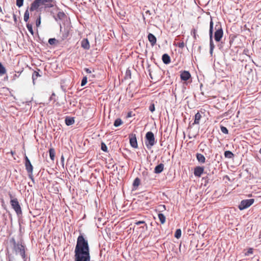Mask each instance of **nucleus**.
Listing matches in <instances>:
<instances>
[{"mask_svg": "<svg viewBox=\"0 0 261 261\" xmlns=\"http://www.w3.org/2000/svg\"><path fill=\"white\" fill-rule=\"evenodd\" d=\"M135 224L136 225H140V224H145V226H146V228L147 229V224L145 223V222L144 221H137L135 223Z\"/></svg>", "mask_w": 261, "mask_h": 261, "instance_id": "obj_35", "label": "nucleus"}, {"mask_svg": "<svg viewBox=\"0 0 261 261\" xmlns=\"http://www.w3.org/2000/svg\"><path fill=\"white\" fill-rule=\"evenodd\" d=\"M159 208L161 212H163L166 210V206L165 205H160L159 206Z\"/></svg>", "mask_w": 261, "mask_h": 261, "instance_id": "obj_41", "label": "nucleus"}, {"mask_svg": "<svg viewBox=\"0 0 261 261\" xmlns=\"http://www.w3.org/2000/svg\"><path fill=\"white\" fill-rule=\"evenodd\" d=\"M43 6V0H35L31 4L30 8V11L33 12L38 9H41Z\"/></svg>", "mask_w": 261, "mask_h": 261, "instance_id": "obj_8", "label": "nucleus"}, {"mask_svg": "<svg viewBox=\"0 0 261 261\" xmlns=\"http://www.w3.org/2000/svg\"><path fill=\"white\" fill-rule=\"evenodd\" d=\"M49 156H50V159L52 161H54L55 159V150L53 148H50L49 150Z\"/></svg>", "mask_w": 261, "mask_h": 261, "instance_id": "obj_25", "label": "nucleus"}, {"mask_svg": "<svg viewBox=\"0 0 261 261\" xmlns=\"http://www.w3.org/2000/svg\"><path fill=\"white\" fill-rule=\"evenodd\" d=\"M164 167V165L163 164L161 163L159 164L155 167L154 172L156 174L161 173L163 171Z\"/></svg>", "mask_w": 261, "mask_h": 261, "instance_id": "obj_17", "label": "nucleus"}, {"mask_svg": "<svg viewBox=\"0 0 261 261\" xmlns=\"http://www.w3.org/2000/svg\"><path fill=\"white\" fill-rule=\"evenodd\" d=\"M122 123H123V122H122V120L120 118H117L115 120L114 123V125L115 127H118V126L121 125Z\"/></svg>", "mask_w": 261, "mask_h": 261, "instance_id": "obj_26", "label": "nucleus"}, {"mask_svg": "<svg viewBox=\"0 0 261 261\" xmlns=\"http://www.w3.org/2000/svg\"><path fill=\"white\" fill-rule=\"evenodd\" d=\"M87 82V78L86 76H84L81 82V86H84L86 85Z\"/></svg>", "mask_w": 261, "mask_h": 261, "instance_id": "obj_37", "label": "nucleus"}, {"mask_svg": "<svg viewBox=\"0 0 261 261\" xmlns=\"http://www.w3.org/2000/svg\"><path fill=\"white\" fill-rule=\"evenodd\" d=\"M65 16V14L62 11L58 12L57 15H55L54 14L53 15V17L57 22L59 20H62Z\"/></svg>", "mask_w": 261, "mask_h": 261, "instance_id": "obj_13", "label": "nucleus"}, {"mask_svg": "<svg viewBox=\"0 0 261 261\" xmlns=\"http://www.w3.org/2000/svg\"><path fill=\"white\" fill-rule=\"evenodd\" d=\"M61 162L62 163L63 165L64 164V156L62 155L61 157Z\"/></svg>", "mask_w": 261, "mask_h": 261, "instance_id": "obj_45", "label": "nucleus"}, {"mask_svg": "<svg viewBox=\"0 0 261 261\" xmlns=\"http://www.w3.org/2000/svg\"><path fill=\"white\" fill-rule=\"evenodd\" d=\"M213 22L212 20L211 19L210 21V31H209V34H210V53L211 56L213 55V50L215 48V45L213 43L212 37H213Z\"/></svg>", "mask_w": 261, "mask_h": 261, "instance_id": "obj_6", "label": "nucleus"}, {"mask_svg": "<svg viewBox=\"0 0 261 261\" xmlns=\"http://www.w3.org/2000/svg\"><path fill=\"white\" fill-rule=\"evenodd\" d=\"M29 176H30L32 179H33L32 176L30 174L29 175Z\"/></svg>", "mask_w": 261, "mask_h": 261, "instance_id": "obj_51", "label": "nucleus"}, {"mask_svg": "<svg viewBox=\"0 0 261 261\" xmlns=\"http://www.w3.org/2000/svg\"><path fill=\"white\" fill-rule=\"evenodd\" d=\"M178 46L179 48H182L185 46L184 42H181L178 43Z\"/></svg>", "mask_w": 261, "mask_h": 261, "instance_id": "obj_43", "label": "nucleus"}, {"mask_svg": "<svg viewBox=\"0 0 261 261\" xmlns=\"http://www.w3.org/2000/svg\"><path fill=\"white\" fill-rule=\"evenodd\" d=\"M85 71L87 73H91V71L90 69L89 68H85Z\"/></svg>", "mask_w": 261, "mask_h": 261, "instance_id": "obj_44", "label": "nucleus"}, {"mask_svg": "<svg viewBox=\"0 0 261 261\" xmlns=\"http://www.w3.org/2000/svg\"><path fill=\"white\" fill-rule=\"evenodd\" d=\"M220 129H221V131L223 134H228V130L227 128L226 127L223 126H220Z\"/></svg>", "mask_w": 261, "mask_h": 261, "instance_id": "obj_33", "label": "nucleus"}, {"mask_svg": "<svg viewBox=\"0 0 261 261\" xmlns=\"http://www.w3.org/2000/svg\"><path fill=\"white\" fill-rule=\"evenodd\" d=\"M148 39L150 42L151 46H153L156 44V38L153 34L151 33H149V34L148 35Z\"/></svg>", "mask_w": 261, "mask_h": 261, "instance_id": "obj_15", "label": "nucleus"}, {"mask_svg": "<svg viewBox=\"0 0 261 261\" xmlns=\"http://www.w3.org/2000/svg\"><path fill=\"white\" fill-rule=\"evenodd\" d=\"M23 4V0H16V5L18 7L22 6Z\"/></svg>", "mask_w": 261, "mask_h": 261, "instance_id": "obj_36", "label": "nucleus"}, {"mask_svg": "<svg viewBox=\"0 0 261 261\" xmlns=\"http://www.w3.org/2000/svg\"><path fill=\"white\" fill-rule=\"evenodd\" d=\"M0 12L2 13V14H4L2 9V7L1 6H0Z\"/></svg>", "mask_w": 261, "mask_h": 261, "instance_id": "obj_46", "label": "nucleus"}, {"mask_svg": "<svg viewBox=\"0 0 261 261\" xmlns=\"http://www.w3.org/2000/svg\"><path fill=\"white\" fill-rule=\"evenodd\" d=\"M25 167L27 172L31 174H32L33 167L27 155H25Z\"/></svg>", "mask_w": 261, "mask_h": 261, "instance_id": "obj_10", "label": "nucleus"}, {"mask_svg": "<svg viewBox=\"0 0 261 261\" xmlns=\"http://www.w3.org/2000/svg\"><path fill=\"white\" fill-rule=\"evenodd\" d=\"M254 202V199H245L241 201L239 208L240 210H245L251 206Z\"/></svg>", "mask_w": 261, "mask_h": 261, "instance_id": "obj_7", "label": "nucleus"}, {"mask_svg": "<svg viewBox=\"0 0 261 261\" xmlns=\"http://www.w3.org/2000/svg\"><path fill=\"white\" fill-rule=\"evenodd\" d=\"M54 96H55V93H53L52 95H51V96L50 97V99H51L52 97Z\"/></svg>", "mask_w": 261, "mask_h": 261, "instance_id": "obj_48", "label": "nucleus"}, {"mask_svg": "<svg viewBox=\"0 0 261 261\" xmlns=\"http://www.w3.org/2000/svg\"><path fill=\"white\" fill-rule=\"evenodd\" d=\"M191 77V74L188 71H184L180 73V78L181 80L186 81Z\"/></svg>", "mask_w": 261, "mask_h": 261, "instance_id": "obj_14", "label": "nucleus"}, {"mask_svg": "<svg viewBox=\"0 0 261 261\" xmlns=\"http://www.w3.org/2000/svg\"><path fill=\"white\" fill-rule=\"evenodd\" d=\"M41 75L39 74V73L36 71H34L33 73V74H32V80H33V84L35 85V80L37 79L38 77L39 76H40Z\"/></svg>", "mask_w": 261, "mask_h": 261, "instance_id": "obj_24", "label": "nucleus"}, {"mask_svg": "<svg viewBox=\"0 0 261 261\" xmlns=\"http://www.w3.org/2000/svg\"><path fill=\"white\" fill-rule=\"evenodd\" d=\"M140 183V180L139 178H136L135 179L133 182V186L134 187H138Z\"/></svg>", "mask_w": 261, "mask_h": 261, "instance_id": "obj_31", "label": "nucleus"}, {"mask_svg": "<svg viewBox=\"0 0 261 261\" xmlns=\"http://www.w3.org/2000/svg\"><path fill=\"white\" fill-rule=\"evenodd\" d=\"M41 24V16H39L38 18L36 20V25L37 27H38Z\"/></svg>", "mask_w": 261, "mask_h": 261, "instance_id": "obj_38", "label": "nucleus"}, {"mask_svg": "<svg viewBox=\"0 0 261 261\" xmlns=\"http://www.w3.org/2000/svg\"><path fill=\"white\" fill-rule=\"evenodd\" d=\"M197 30L195 29H192L191 31V34L193 36V37L195 39H196L197 35H196Z\"/></svg>", "mask_w": 261, "mask_h": 261, "instance_id": "obj_39", "label": "nucleus"}, {"mask_svg": "<svg viewBox=\"0 0 261 261\" xmlns=\"http://www.w3.org/2000/svg\"><path fill=\"white\" fill-rule=\"evenodd\" d=\"M253 252V249L252 248H249L248 250V251H247V253H246V254L248 255H249L250 254H252Z\"/></svg>", "mask_w": 261, "mask_h": 261, "instance_id": "obj_42", "label": "nucleus"}, {"mask_svg": "<svg viewBox=\"0 0 261 261\" xmlns=\"http://www.w3.org/2000/svg\"><path fill=\"white\" fill-rule=\"evenodd\" d=\"M196 157L199 163L203 164L205 162V158L203 154L199 153H197L196 154Z\"/></svg>", "mask_w": 261, "mask_h": 261, "instance_id": "obj_16", "label": "nucleus"}, {"mask_svg": "<svg viewBox=\"0 0 261 261\" xmlns=\"http://www.w3.org/2000/svg\"><path fill=\"white\" fill-rule=\"evenodd\" d=\"M216 32L214 34V38L216 41L219 42L223 35L222 28L220 24H216L215 26Z\"/></svg>", "mask_w": 261, "mask_h": 261, "instance_id": "obj_5", "label": "nucleus"}, {"mask_svg": "<svg viewBox=\"0 0 261 261\" xmlns=\"http://www.w3.org/2000/svg\"><path fill=\"white\" fill-rule=\"evenodd\" d=\"M11 153L12 154H14V152H13L12 151H11Z\"/></svg>", "mask_w": 261, "mask_h": 261, "instance_id": "obj_50", "label": "nucleus"}, {"mask_svg": "<svg viewBox=\"0 0 261 261\" xmlns=\"http://www.w3.org/2000/svg\"><path fill=\"white\" fill-rule=\"evenodd\" d=\"M13 16H14V20H16V18L15 15H14Z\"/></svg>", "mask_w": 261, "mask_h": 261, "instance_id": "obj_49", "label": "nucleus"}, {"mask_svg": "<svg viewBox=\"0 0 261 261\" xmlns=\"http://www.w3.org/2000/svg\"><path fill=\"white\" fill-rule=\"evenodd\" d=\"M129 139L130 146L134 148H138V143L136 134H130L129 135Z\"/></svg>", "mask_w": 261, "mask_h": 261, "instance_id": "obj_9", "label": "nucleus"}, {"mask_svg": "<svg viewBox=\"0 0 261 261\" xmlns=\"http://www.w3.org/2000/svg\"><path fill=\"white\" fill-rule=\"evenodd\" d=\"M57 42V40L55 38H50L48 40V43L50 45L55 44Z\"/></svg>", "mask_w": 261, "mask_h": 261, "instance_id": "obj_34", "label": "nucleus"}, {"mask_svg": "<svg viewBox=\"0 0 261 261\" xmlns=\"http://www.w3.org/2000/svg\"><path fill=\"white\" fill-rule=\"evenodd\" d=\"M24 21L27 22L29 19V12L28 9H27L24 14Z\"/></svg>", "mask_w": 261, "mask_h": 261, "instance_id": "obj_28", "label": "nucleus"}, {"mask_svg": "<svg viewBox=\"0 0 261 261\" xmlns=\"http://www.w3.org/2000/svg\"><path fill=\"white\" fill-rule=\"evenodd\" d=\"M158 217L161 224H164L166 221V217L162 213H159L158 214Z\"/></svg>", "mask_w": 261, "mask_h": 261, "instance_id": "obj_23", "label": "nucleus"}, {"mask_svg": "<svg viewBox=\"0 0 261 261\" xmlns=\"http://www.w3.org/2000/svg\"><path fill=\"white\" fill-rule=\"evenodd\" d=\"M204 172V167L197 166L195 168L194 174L195 176L200 177Z\"/></svg>", "mask_w": 261, "mask_h": 261, "instance_id": "obj_12", "label": "nucleus"}, {"mask_svg": "<svg viewBox=\"0 0 261 261\" xmlns=\"http://www.w3.org/2000/svg\"><path fill=\"white\" fill-rule=\"evenodd\" d=\"M130 114H128V117H130Z\"/></svg>", "mask_w": 261, "mask_h": 261, "instance_id": "obj_53", "label": "nucleus"}, {"mask_svg": "<svg viewBox=\"0 0 261 261\" xmlns=\"http://www.w3.org/2000/svg\"><path fill=\"white\" fill-rule=\"evenodd\" d=\"M19 74L18 75H17L16 74H15L14 75V78H15V77H18L19 76Z\"/></svg>", "mask_w": 261, "mask_h": 261, "instance_id": "obj_47", "label": "nucleus"}, {"mask_svg": "<svg viewBox=\"0 0 261 261\" xmlns=\"http://www.w3.org/2000/svg\"><path fill=\"white\" fill-rule=\"evenodd\" d=\"M224 156L226 158L231 159L234 156V154L231 151L227 150L224 152Z\"/></svg>", "mask_w": 261, "mask_h": 261, "instance_id": "obj_22", "label": "nucleus"}, {"mask_svg": "<svg viewBox=\"0 0 261 261\" xmlns=\"http://www.w3.org/2000/svg\"><path fill=\"white\" fill-rule=\"evenodd\" d=\"M6 72V70L4 66L0 62V74H4Z\"/></svg>", "mask_w": 261, "mask_h": 261, "instance_id": "obj_30", "label": "nucleus"}, {"mask_svg": "<svg viewBox=\"0 0 261 261\" xmlns=\"http://www.w3.org/2000/svg\"><path fill=\"white\" fill-rule=\"evenodd\" d=\"M65 122L67 126L71 125L74 123V118L67 117L65 118Z\"/></svg>", "mask_w": 261, "mask_h": 261, "instance_id": "obj_21", "label": "nucleus"}, {"mask_svg": "<svg viewBox=\"0 0 261 261\" xmlns=\"http://www.w3.org/2000/svg\"><path fill=\"white\" fill-rule=\"evenodd\" d=\"M43 7L45 9H48L53 7L56 4L55 0H43Z\"/></svg>", "mask_w": 261, "mask_h": 261, "instance_id": "obj_11", "label": "nucleus"}, {"mask_svg": "<svg viewBox=\"0 0 261 261\" xmlns=\"http://www.w3.org/2000/svg\"><path fill=\"white\" fill-rule=\"evenodd\" d=\"M162 60L164 64H168L171 62V59L170 56L167 54H165L162 56Z\"/></svg>", "mask_w": 261, "mask_h": 261, "instance_id": "obj_19", "label": "nucleus"}, {"mask_svg": "<svg viewBox=\"0 0 261 261\" xmlns=\"http://www.w3.org/2000/svg\"><path fill=\"white\" fill-rule=\"evenodd\" d=\"M10 242L13 244V249L16 255L19 254L23 261H27V256L25 254V246L21 242H16L14 238L11 239Z\"/></svg>", "mask_w": 261, "mask_h": 261, "instance_id": "obj_2", "label": "nucleus"}, {"mask_svg": "<svg viewBox=\"0 0 261 261\" xmlns=\"http://www.w3.org/2000/svg\"><path fill=\"white\" fill-rule=\"evenodd\" d=\"M181 231L180 229H177L175 231L174 237L177 239H179L181 237Z\"/></svg>", "mask_w": 261, "mask_h": 261, "instance_id": "obj_27", "label": "nucleus"}, {"mask_svg": "<svg viewBox=\"0 0 261 261\" xmlns=\"http://www.w3.org/2000/svg\"><path fill=\"white\" fill-rule=\"evenodd\" d=\"M101 149L104 152H108L107 146L106 144L103 142L101 143Z\"/></svg>", "mask_w": 261, "mask_h": 261, "instance_id": "obj_32", "label": "nucleus"}, {"mask_svg": "<svg viewBox=\"0 0 261 261\" xmlns=\"http://www.w3.org/2000/svg\"><path fill=\"white\" fill-rule=\"evenodd\" d=\"M201 118V115L199 113V112H198L195 115V119H194V123H193V125L199 124V121H200Z\"/></svg>", "mask_w": 261, "mask_h": 261, "instance_id": "obj_20", "label": "nucleus"}, {"mask_svg": "<svg viewBox=\"0 0 261 261\" xmlns=\"http://www.w3.org/2000/svg\"><path fill=\"white\" fill-rule=\"evenodd\" d=\"M145 143L146 147L149 149L156 143L154 135L152 132H148L146 134Z\"/></svg>", "mask_w": 261, "mask_h": 261, "instance_id": "obj_3", "label": "nucleus"}, {"mask_svg": "<svg viewBox=\"0 0 261 261\" xmlns=\"http://www.w3.org/2000/svg\"><path fill=\"white\" fill-rule=\"evenodd\" d=\"M149 111H150L151 112H153L155 110V107H154V105L153 103H152L150 105L149 107Z\"/></svg>", "mask_w": 261, "mask_h": 261, "instance_id": "obj_40", "label": "nucleus"}, {"mask_svg": "<svg viewBox=\"0 0 261 261\" xmlns=\"http://www.w3.org/2000/svg\"><path fill=\"white\" fill-rule=\"evenodd\" d=\"M10 203L13 209L15 211L17 215L22 214V211L20 205L17 198L11 199Z\"/></svg>", "mask_w": 261, "mask_h": 261, "instance_id": "obj_4", "label": "nucleus"}, {"mask_svg": "<svg viewBox=\"0 0 261 261\" xmlns=\"http://www.w3.org/2000/svg\"><path fill=\"white\" fill-rule=\"evenodd\" d=\"M27 28L28 31L30 32V33L32 35H33L34 34V32H33V30L32 25L31 24H30V23H27Z\"/></svg>", "mask_w": 261, "mask_h": 261, "instance_id": "obj_29", "label": "nucleus"}, {"mask_svg": "<svg viewBox=\"0 0 261 261\" xmlns=\"http://www.w3.org/2000/svg\"><path fill=\"white\" fill-rule=\"evenodd\" d=\"M259 152L261 154V148L260 149Z\"/></svg>", "mask_w": 261, "mask_h": 261, "instance_id": "obj_52", "label": "nucleus"}, {"mask_svg": "<svg viewBox=\"0 0 261 261\" xmlns=\"http://www.w3.org/2000/svg\"><path fill=\"white\" fill-rule=\"evenodd\" d=\"M81 46L85 49H89L90 48V44L89 41L87 39H84L81 42Z\"/></svg>", "mask_w": 261, "mask_h": 261, "instance_id": "obj_18", "label": "nucleus"}, {"mask_svg": "<svg viewBox=\"0 0 261 261\" xmlns=\"http://www.w3.org/2000/svg\"><path fill=\"white\" fill-rule=\"evenodd\" d=\"M74 253L75 261H90L88 242L82 235L79 236L77 238Z\"/></svg>", "mask_w": 261, "mask_h": 261, "instance_id": "obj_1", "label": "nucleus"}]
</instances>
